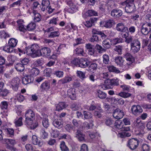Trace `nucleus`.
I'll use <instances>...</instances> for the list:
<instances>
[{
  "label": "nucleus",
  "instance_id": "ddd939ff",
  "mask_svg": "<svg viewBox=\"0 0 151 151\" xmlns=\"http://www.w3.org/2000/svg\"><path fill=\"white\" fill-rule=\"evenodd\" d=\"M80 61L79 67L82 68H85L88 67L90 64L89 61L87 58H81L80 59Z\"/></svg>",
  "mask_w": 151,
  "mask_h": 151
},
{
  "label": "nucleus",
  "instance_id": "603ef678",
  "mask_svg": "<svg viewBox=\"0 0 151 151\" xmlns=\"http://www.w3.org/2000/svg\"><path fill=\"white\" fill-rule=\"evenodd\" d=\"M65 129L68 132H70L71 130H75V128L73 125L70 124H67L65 127Z\"/></svg>",
  "mask_w": 151,
  "mask_h": 151
},
{
  "label": "nucleus",
  "instance_id": "338daca9",
  "mask_svg": "<svg viewBox=\"0 0 151 151\" xmlns=\"http://www.w3.org/2000/svg\"><path fill=\"white\" fill-rule=\"evenodd\" d=\"M22 2V0H19L11 4L10 6L12 7H17L19 6Z\"/></svg>",
  "mask_w": 151,
  "mask_h": 151
},
{
  "label": "nucleus",
  "instance_id": "72a5a7b5",
  "mask_svg": "<svg viewBox=\"0 0 151 151\" xmlns=\"http://www.w3.org/2000/svg\"><path fill=\"white\" fill-rule=\"evenodd\" d=\"M40 87L42 91L48 90L50 88V84L48 81H45L41 84Z\"/></svg>",
  "mask_w": 151,
  "mask_h": 151
},
{
  "label": "nucleus",
  "instance_id": "39448f33",
  "mask_svg": "<svg viewBox=\"0 0 151 151\" xmlns=\"http://www.w3.org/2000/svg\"><path fill=\"white\" fill-rule=\"evenodd\" d=\"M140 31L142 35H147L151 31V24L149 23L143 24L141 27Z\"/></svg>",
  "mask_w": 151,
  "mask_h": 151
},
{
  "label": "nucleus",
  "instance_id": "0eeeda50",
  "mask_svg": "<svg viewBox=\"0 0 151 151\" xmlns=\"http://www.w3.org/2000/svg\"><path fill=\"white\" fill-rule=\"evenodd\" d=\"M131 111L132 114L136 116H139L143 111L141 107L139 105H133L131 108Z\"/></svg>",
  "mask_w": 151,
  "mask_h": 151
},
{
  "label": "nucleus",
  "instance_id": "f704fd0d",
  "mask_svg": "<svg viewBox=\"0 0 151 151\" xmlns=\"http://www.w3.org/2000/svg\"><path fill=\"white\" fill-rule=\"evenodd\" d=\"M40 73L39 70L36 68H34L29 71V75L31 76H36L39 74Z\"/></svg>",
  "mask_w": 151,
  "mask_h": 151
},
{
  "label": "nucleus",
  "instance_id": "79ce46f5",
  "mask_svg": "<svg viewBox=\"0 0 151 151\" xmlns=\"http://www.w3.org/2000/svg\"><path fill=\"white\" fill-rule=\"evenodd\" d=\"M114 126L118 129H122L123 127V123L121 120L118 119L115 122Z\"/></svg>",
  "mask_w": 151,
  "mask_h": 151
},
{
  "label": "nucleus",
  "instance_id": "f03ea898",
  "mask_svg": "<svg viewBox=\"0 0 151 151\" xmlns=\"http://www.w3.org/2000/svg\"><path fill=\"white\" fill-rule=\"evenodd\" d=\"M139 143V141L137 139L132 138L128 140L127 145L131 150H134L138 147Z\"/></svg>",
  "mask_w": 151,
  "mask_h": 151
},
{
  "label": "nucleus",
  "instance_id": "a18cd8bd",
  "mask_svg": "<svg viewBox=\"0 0 151 151\" xmlns=\"http://www.w3.org/2000/svg\"><path fill=\"white\" fill-rule=\"evenodd\" d=\"M44 63L43 59L41 58L40 59H37L34 63V65L36 67L41 66Z\"/></svg>",
  "mask_w": 151,
  "mask_h": 151
},
{
  "label": "nucleus",
  "instance_id": "e433bc0d",
  "mask_svg": "<svg viewBox=\"0 0 151 151\" xmlns=\"http://www.w3.org/2000/svg\"><path fill=\"white\" fill-rule=\"evenodd\" d=\"M15 68L17 70L20 72L23 71L24 69V66L21 63H17L15 65Z\"/></svg>",
  "mask_w": 151,
  "mask_h": 151
},
{
  "label": "nucleus",
  "instance_id": "c9c22d12",
  "mask_svg": "<svg viewBox=\"0 0 151 151\" xmlns=\"http://www.w3.org/2000/svg\"><path fill=\"white\" fill-rule=\"evenodd\" d=\"M66 107V105L64 102H60L56 106V110L57 111H59L62 110Z\"/></svg>",
  "mask_w": 151,
  "mask_h": 151
},
{
  "label": "nucleus",
  "instance_id": "2f4dec72",
  "mask_svg": "<svg viewBox=\"0 0 151 151\" xmlns=\"http://www.w3.org/2000/svg\"><path fill=\"white\" fill-rule=\"evenodd\" d=\"M123 46L119 45L114 46L113 47V50L116 53L119 55H121L122 54L123 50Z\"/></svg>",
  "mask_w": 151,
  "mask_h": 151
},
{
  "label": "nucleus",
  "instance_id": "f3484780",
  "mask_svg": "<svg viewBox=\"0 0 151 151\" xmlns=\"http://www.w3.org/2000/svg\"><path fill=\"white\" fill-rule=\"evenodd\" d=\"M73 77L71 76H67L59 81L58 83L60 84H64L73 80Z\"/></svg>",
  "mask_w": 151,
  "mask_h": 151
},
{
  "label": "nucleus",
  "instance_id": "09e8293b",
  "mask_svg": "<svg viewBox=\"0 0 151 151\" xmlns=\"http://www.w3.org/2000/svg\"><path fill=\"white\" fill-rule=\"evenodd\" d=\"M9 106V102L4 101L1 102L0 104V106L1 109L6 110V109Z\"/></svg>",
  "mask_w": 151,
  "mask_h": 151
},
{
  "label": "nucleus",
  "instance_id": "7c9ffc66",
  "mask_svg": "<svg viewBox=\"0 0 151 151\" xmlns=\"http://www.w3.org/2000/svg\"><path fill=\"white\" fill-rule=\"evenodd\" d=\"M102 45L105 50L110 48L111 44L110 40L108 39L104 40L102 42Z\"/></svg>",
  "mask_w": 151,
  "mask_h": 151
},
{
  "label": "nucleus",
  "instance_id": "4d7b16f0",
  "mask_svg": "<svg viewBox=\"0 0 151 151\" xmlns=\"http://www.w3.org/2000/svg\"><path fill=\"white\" fill-rule=\"evenodd\" d=\"M60 147L62 151H68L69 149L65 145V143L64 141L62 142L60 145Z\"/></svg>",
  "mask_w": 151,
  "mask_h": 151
},
{
  "label": "nucleus",
  "instance_id": "c756f323",
  "mask_svg": "<svg viewBox=\"0 0 151 151\" xmlns=\"http://www.w3.org/2000/svg\"><path fill=\"white\" fill-rule=\"evenodd\" d=\"M114 62L117 65L121 66L124 65V60L122 57L118 56L115 58Z\"/></svg>",
  "mask_w": 151,
  "mask_h": 151
},
{
  "label": "nucleus",
  "instance_id": "49530a36",
  "mask_svg": "<svg viewBox=\"0 0 151 151\" xmlns=\"http://www.w3.org/2000/svg\"><path fill=\"white\" fill-rule=\"evenodd\" d=\"M36 27V24L34 22H31L27 26V29L31 31L34 30Z\"/></svg>",
  "mask_w": 151,
  "mask_h": 151
},
{
  "label": "nucleus",
  "instance_id": "e2e57ef3",
  "mask_svg": "<svg viewBox=\"0 0 151 151\" xmlns=\"http://www.w3.org/2000/svg\"><path fill=\"white\" fill-rule=\"evenodd\" d=\"M98 97L101 99H105L106 96V94L105 93L99 90L97 92Z\"/></svg>",
  "mask_w": 151,
  "mask_h": 151
},
{
  "label": "nucleus",
  "instance_id": "4be33fe9",
  "mask_svg": "<svg viewBox=\"0 0 151 151\" xmlns=\"http://www.w3.org/2000/svg\"><path fill=\"white\" fill-rule=\"evenodd\" d=\"M103 111L101 109V106H98L97 109L93 113L94 116L96 118H100L102 116L101 113L103 112Z\"/></svg>",
  "mask_w": 151,
  "mask_h": 151
},
{
  "label": "nucleus",
  "instance_id": "680f3d73",
  "mask_svg": "<svg viewBox=\"0 0 151 151\" xmlns=\"http://www.w3.org/2000/svg\"><path fill=\"white\" fill-rule=\"evenodd\" d=\"M73 45L74 46H77L83 43V40L82 38H77L75 40Z\"/></svg>",
  "mask_w": 151,
  "mask_h": 151
},
{
  "label": "nucleus",
  "instance_id": "6ab92c4d",
  "mask_svg": "<svg viewBox=\"0 0 151 151\" xmlns=\"http://www.w3.org/2000/svg\"><path fill=\"white\" fill-rule=\"evenodd\" d=\"M67 4L69 6V8L68 9V12L70 13H74L77 9L75 5L70 1L68 2Z\"/></svg>",
  "mask_w": 151,
  "mask_h": 151
},
{
  "label": "nucleus",
  "instance_id": "dca6fc26",
  "mask_svg": "<svg viewBox=\"0 0 151 151\" xmlns=\"http://www.w3.org/2000/svg\"><path fill=\"white\" fill-rule=\"evenodd\" d=\"M33 79V78L30 75H26L22 79V83L25 85H27L32 82Z\"/></svg>",
  "mask_w": 151,
  "mask_h": 151
},
{
  "label": "nucleus",
  "instance_id": "6e6552de",
  "mask_svg": "<svg viewBox=\"0 0 151 151\" xmlns=\"http://www.w3.org/2000/svg\"><path fill=\"white\" fill-rule=\"evenodd\" d=\"M39 57L42 56L46 58L50 56L51 54V50L48 47H44L40 50Z\"/></svg>",
  "mask_w": 151,
  "mask_h": 151
},
{
  "label": "nucleus",
  "instance_id": "9d476101",
  "mask_svg": "<svg viewBox=\"0 0 151 151\" xmlns=\"http://www.w3.org/2000/svg\"><path fill=\"white\" fill-rule=\"evenodd\" d=\"M31 53L35 55L36 57H39L40 50L38 45L37 44L32 45L30 47Z\"/></svg>",
  "mask_w": 151,
  "mask_h": 151
},
{
  "label": "nucleus",
  "instance_id": "5fc2aeb1",
  "mask_svg": "<svg viewBox=\"0 0 151 151\" xmlns=\"http://www.w3.org/2000/svg\"><path fill=\"white\" fill-rule=\"evenodd\" d=\"M60 35L59 32L58 31L51 32L50 34L48 35V37L49 38H53L55 37H58Z\"/></svg>",
  "mask_w": 151,
  "mask_h": 151
},
{
  "label": "nucleus",
  "instance_id": "3c124183",
  "mask_svg": "<svg viewBox=\"0 0 151 151\" xmlns=\"http://www.w3.org/2000/svg\"><path fill=\"white\" fill-rule=\"evenodd\" d=\"M52 69L51 68H46L44 70V74L45 76L49 77L52 74Z\"/></svg>",
  "mask_w": 151,
  "mask_h": 151
},
{
  "label": "nucleus",
  "instance_id": "aec40b11",
  "mask_svg": "<svg viewBox=\"0 0 151 151\" xmlns=\"http://www.w3.org/2000/svg\"><path fill=\"white\" fill-rule=\"evenodd\" d=\"M67 94L72 100H75L76 98L75 89L73 88L69 89L67 92Z\"/></svg>",
  "mask_w": 151,
  "mask_h": 151
},
{
  "label": "nucleus",
  "instance_id": "864d4df0",
  "mask_svg": "<svg viewBox=\"0 0 151 151\" xmlns=\"http://www.w3.org/2000/svg\"><path fill=\"white\" fill-rule=\"evenodd\" d=\"M13 49V47L9 45L5 46L3 48V50L9 53L12 52Z\"/></svg>",
  "mask_w": 151,
  "mask_h": 151
},
{
  "label": "nucleus",
  "instance_id": "13d9d810",
  "mask_svg": "<svg viewBox=\"0 0 151 151\" xmlns=\"http://www.w3.org/2000/svg\"><path fill=\"white\" fill-rule=\"evenodd\" d=\"M118 95L121 97L126 98L130 97L131 95V94L128 93L122 92L119 93Z\"/></svg>",
  "mask_w": 151,
  "mask_h": 151
},
{
  "label": "nucleus",
  "instance_id": "412c9836",
  "mask_svg": "<svg viewBox=\"0 0 151 151\" xmlns=\"http://www.w3.org/2000/svg\"><path fill=\"white\" fill-rule=\"evenodd\" d=\"M85 136L79 130H78L76 132V137L79 141L83 142L86 141L85 138Z\"/></svg>",
  "mask_w": 151,
  "mask_h": 151
},
{
  "label": "nucleus",
  "instance_id": "393cba45",
  "mask_svg": "<svg viewBox=\"0 0 151 151\" xmlns=\"http://www.w3.org/2000/svg\"><path fill=\"white\" fill-rule=\"evenodd\" d=\"M128 27L125 26L124 24L122 23H119L116 24V29L118 31L122 32L127 30Z\"/></svg>",
  "mask_w": 151,
  "mask_h": 151
},
{
  "label": "nucleus",
  "instance_id": "4c0bfd02",
  "mask_svg": "<svg viewBox=\"0 0 151 151\" xmlns=\"http://www.w3.org/2000/svg\"><path fill=\"white\" fill-rule=\"evenodd\" d=\"M97 13L93 10H88L85 14V15L87 17H91L92 16H97Z\"/></svg>",
  "mask_w": 151,
  "mask_h": 151
},
{
  "label": "nucleus",
  "instance_id": "8fccbe9b",
  "mask_svg": "<svg viewBox=\"0 0 151 151\" xmlns=\"http://www.w3.org/2000/svg\"><path fill=\"white\" fill-rule=\"evenodd\" d=\"M83 115L84 119H89L93 117L92 114L88 111H84Z\"/></svg>",
  "mask_w": 151,
  "mask_h": 151
},
{
  "label": "nucleus",
  "instance_id": "0e129e2a",
  "mask_svg": "<svg viewBox=\"0 0 151 151\" xmlns=\"http://www.w3.org/2000/svg\"><path fill=\"white\" fill-rule=\"evenodd\" d=\"M5 131L9 137H12L14 135V130L13 129L10 128H7L5 129Z\"/></svg>",
  "mask_w": 151,
  "mask_h": 151
},
{
  "label": "nucleus",
  "instance_id": "1a4fd4ad",
  "mask_svg": "<svg viewBox=\"0 0 151 151\" xmlns=\"http://www.w3.org/2000/svg\"><path fill=\"white\" fill-rule=\"evenodd\" d=\"M124 115L123 111L119 108H117L115 110L113 113V117L118 119H122Z\"/></svg>",
  "mask_w": 151,
  "mask_h": 151
},
{
  "label": "nucleus",
  "instance_id": "a878e982",
  "mask_svg": "<svg viewBox=\"0 0 151 151\" xmlns=\"http://www.w3.org/2000/svg\"><path fill=\"white\" fill-rule=\"evenodd\" d=\"M86 47L88 51V54L92 55L94 52V46L91 44L88 43L87 44L86 46Z\"/></svg>",
  "mask_w": 151,
  "mask_h": 151
},
{
  "label": "nucleus",
  "instance_id": "de8ad7c7",
  "mask_svg": "<svg viewBox=\"0 0 151 151\" xmlns=\"http://www.w3.org/2000/svg\"><path fill=\"white\" fill-rule=\"evenodd\" d=\"M107 68L109 71L110 72L119 73L120 71L116 67L113 65H110L107 67Z\"/></svg>",
  "mask_w": 151,
  "mask_h": 151
},
{
  "label": "nucleus",
  "instance_id": "f8f14e48",
  "mask_svg": "<svg viewBox=\"0 0 151 151\" xmlns=\"http://www.w3.org/2000/svg\"><path fill=\"white\" fill-rule=\"evenodd\" d=\"M123 14L122 11L119 9H114L111 12V16L117 18L120 17Z\"/></svg>",
  "mask_w": 151,
  "mask_h": 151
},
{
  "label": "nucleus",
  "instance_id": "473e14b6",
  "mask_svg": "<svg viewBox=\"0 0 151 151\" xmlns=\"http://www.w3.org/2000/svg\"><path fill=\"white\" fill-rule=\"evenodd\" d=\"M97 64L95 63H92L89 65L88 68V71L94 73L97 68Z\"/></svg>",
  "mask_w": 151,
  "mask_h": 151
},
{
  "label": "nucleus",
  "instance_id": "b1692460",
  "mask_svg": "<svg viewBox=\"0 0 151 151\" xmlns=\"http://www.w3.org/2000/svg\"><path fill=\"white\" fill-rule=\"evenodd\" d=\"M53 125L58 129L61 128L63 126V122L61 119H55L52 122Z\"/></svg>",
  "mask_w": 151,
  "mask_h": 151
},
{
  "label": "nucleus",
  "instance_id": "c85d7f7f",
  "mask_svg": "<svg viewBox=\"0 0 151 151\" xmlns=\"http://www.w3.org/2000/svg\"><path fill=\"white\" fill-rule=\"evenodd\" d=\"M32 13L34 16L33 19L34 22H40L41 19V15L35 10H33Z\"/></svg>",
  "mask_w": 151,
  "mask_h": 151
},
{
  "label": "nucleus",
  "instance_id": "052dcab7",
  "mask_svg": "<svg viewBox=\"0 0 151 151\" xmlns=\"http://www.w3.org/2000/svg\"><path fill=\"white\" fill-rule=\"evenodd\" d=\"M86 72H83L81 71H77L76 73L77 76L81 79H84L86 78Z\"/></svg>",
  "mask_w": 151,
  "mask_h": 151
},
{
  "label": "nucleus",
  "instance_id": "a211bd4d",
  "mask_svg": "<svg viewBox=\"0 0 151 151\" xmlns=\"http://www.w3.org/2000/svg\"><path fill=\"white\" fill-rule=\"evenodd\" d=\"M50 5V2L49 0H43L40 6L41 10L43 12L45 11L47 9Z\"/></svg>",
  "mask_w": 151,
  "mask_h": 151
},
{
  "label": "nucleus",
  "instance_id": "bf43d9fd",
  "mask_svg": "<svg viewBox=\"0 0 151 151\" xmlns=\"http://www.w3.org/2000/svg\"><path fill=\"white\" fill-rule=\"evenodd\" d=\"M120 34L121 35V37L122 38H126L128 37L129 35L128 28L127 29V30H123L121 32V33Z\"/></svg>",
  "mask_w": 151,
  "mask_h": 151
},
{
  "label": "nucleus",
  "instance_id": "20e7f679",
  "mask_svg": "<svg viewBox=\"0 0 151 151\" xmlns=\"http://www.w3.org/2000/svg\"><path fill=\"white\" fill-rule=\"evenodd\" d=\"M134 0H127L126 1L125 12L128 13H132L134 10L135 6L133 4Z\"/></svg>",
  "mask_w": 151,
  "mask_h": 151
},
{
  "label": "nucleus",
  "instance_id": "423d86ee",
  "mask_svg": "<svg viewBox=\"0 0 151 151\" xmlns=\"http://www.w3.org/2000/svg\"><path fill=\"white\" fill-rule=\"evenodd\" d=\"M133 127L139 130H142L145 128V124L139 118H137L134 122Z\"/></svg>",
  "mask_w": 151,
  "mask_h": 151
},
{
  "label": "nucleus",
  "instance_id": "6e6d98bb",
  "mask_svg": "<svg viewBox=\"0 0 151 151\" xmlns=\"http://www.w3.org/2000/svg\"><path fill=\"white\" fill-rule=\"evenodd\" d=\"M103 63L105 64H108L110 61L109 57L107 54H105L103 55Z\"/></svg>",
  "mask_w": 151,
  "mask_h": 151
},
{
  "label": "nucleus",
  "instance_id": "cd10ccee",
  "mask_svg": "<svg viewBox=\"0 0 151 151\" xmlns=\"http://www.w3.org/2000/svg\"><path fill=\"white\" fill-rule=\"evenodd\" d=\"M17 80H17L16 78H14L12 80L11 84V87L15 91H16L18 89L19 82L18 79Z\"/></svg>",
  "mask_w": 151,
  "mask_h": 151
},
{
  "label": "nucleus",
  "instance_id": "7ed1b4c3",
  "mask_svg": "<svg viewBox=\"0 0 151 151\" xmlns=\"http://www.w3.org/2000/svg\"><path fill=\"white\" fill-rule=\"evenodd\" d=\"M130 47V51L134 54L139 51L140 48V43L138 39H136L131 43Z\"/></svg>",
  "mask_w": 151,
  "mask_h": 151
},
{
  "label": "nucleus",
  "instance_id": "9b49d317",
  "mask_svg": "<svg viewBox=\"0 0 151 151\" xmlns=\"http://www.w3.org/2000/svg\"><path fill=\"white\" fill-rule=\"evenodd\" d=\"M122 130L125 131L121 133L120 134V137L121 138H125L127 137H129L131 135V134L130 132H128L130 130V129L129 127H123L122 129Z\"/></svg>",
  "mask_w": 151,
  "mask_h": 151
},
{
  "label": "nucleus",
  "instance_id": "c03bdc74",
  "mask_svg": "<svg viewBox=\"0 0 151 151\" xmlns=\"http://www.w3.org/2000/svg\"><path fill=\"white\" fill-rule=\"evenodd\" d=\"M74 53L76 54L81 55L83 56L85 54L84 50L80 47L76 48L74 50Z\"/></svg>",
  "mask_w": 151,
  "mask_h": 151
},
{
  "label": "nucleus",
  "instance_id": "ea45409f",
  "mask_svg": "<svg viewBox=\"0 0 151 151\" xmlns=\"http://www.w3.org/2000/svg\"><path fill=\"white\" fill-rule=\"evenodd\" d=\"M115 22L112 19H109L105 22L104 26L106 28H111L114 24Z\"/></svg>",
  "mask_w": 151,
  "mask_h": 151
},
{
  "label": "nucleus",
  "instance_id": "2eb2a0df",
  "mask_svg": "<svg viewBox=\"0 0 151 151\" xmlns=\"http://www.w3.org/2000/svg\"><path fill=\"white\" fill-rule=\"evenodd\" d=\"M97 19L98 18L96 17L91 18L89 20L84 22L83 23L87 27H90L94 25V23L97 21Z\"/></svg>",
  "mask_w": 151,
  "mask_h": 151
},
{
  "label": "nucleus",
  "instance_id": "f257e3e1",
  "mask_svg": "<svg viewBox=\"0 0 151 151\" xmlns=\"http://www.w3.org/2000/svg\"><path fill=\"white\" fill-rule=\"evenodd\" d=\"M25 122L26 125H31L33 121L35 120V112L31 109L27 110L25 114Z\"/></svg>",
  "mask_w": 151,
  "mask_h": 151
},
{
  "label": "nucleus",
  "instance_id": "58836bf2",
  "mask_svg": "<svg viewBox=\"0 0 151 151\" xmlns=\"http://www.w3.org/2000/svg\"><path fill=\"white\" fill-rule=\"evenodd\" d=\"M18 40L14 38L10 39L8 42L9 45L13 47H15L17 44Z\"/></svg>",
  "mask_w": 151,
  "mask_h": 151
},
{
  "label": "nucleus",
  "instance_id": "4468645a",
  "mask_svg": "<svg viewBox=\"0 0 151 151\" xmlns=\"http://www.w3.org/2000/svg\"><path fill=\"white\" fill-rule=\"evenodd\" d=\"M124 57L126 58L127 61H129V63H126L128 65L131 64L134 61L133 57L130 53L127 52L125 53L124 55Z\"/></svg>",
  "mask_w": 151,
  "mask_h": 151
},
{
  "label": "nucleus",
  "instance_id": "bb28decb",
  "mask_svg": "<svg viewBox=\"0 0 151 151\" xmlns=\"http://www.w3.org/2000/svg\"><path fill=\"white\" fill-rule=\"evenodd\" d=\"M32 142L34 145H37L40 147H41L43 144L42 141H38L37 137L35 135L32 136Z\"/></svg>",
  "mask_w": 151,
  "mask_h": 151
},
{
  "label": "nucleus",
  "instance_id": "a19ab883",
  "mask_svg": "<svg viewBox=\"0 0 151 151\" xmlns=\"http://www.w3.org/2000/svg\"><path fill=\"white\" fill-rule=\"evenodd\" d=\"M48 135L44 129H42L40 133V137L41 139H45L48 137Z\"/></svg>",
  "mask_w": 151,
  "mask_h": 151
},
{
  "label": "nucleus",
  "instance_id": "37998d69",
  "mask_svg": "<svg viewBox=\"0 0 151 151\" xmlns=\"http://www.w3.org/2000/svg\"><path fill=\"white\" fill-rule=\"evenodd\" d=\"M22 119V117H20L18 119L15 120L14 123L16 127H21L23 125Z\"/></svg>",
  "mask_w": 151,
  "mask_h": 151
},
{
  "label": "nucleus",
  "instance_id": "5701e85b",
  "mask_svg": "<svg viewBox=\"0 0 151 151\" xmlns=\"http://www.w3.org/2000/svg\"><path fill=\"white\" fill-rule=\"evenodd\" d=\"M105 84L102 86V88L104 90H106L113 88L112 85L111 83V81L109 79L105 80Z\"/></svg>",
  "mask_w": 151,
  "mask_h": 151
},
{
  "label": "nucleus",
  "instance_id": "69168bd1",
  "mask_svg": "<svg viewBox=\"0 0 151 151\" xmlns=\"http://www.w3.org/2000/svg\"><path fill=\"white\" fill-rule=\"evenodd\" d=\"M136 39H134L133 37L132 36H129L128 37L125 38V42L127 44H129L130 43H131L133 42Z\"/></svg>",
  "mask_w": 151,
  "mask_h": 151
},
{
  "label": "nucleus",
  "instance_id": "774afa93",
  "mask_svg": "<svg viewBox=\"0 0 151 151\" xmlns=\"http://www.w3.org/2000/svg\"><path fill=\"white\" fill-rule=\"evenodd\" d=\"M105 124L111 127L114 125V122L111 119H106L105 121Z\"/></svg>",
  "mask_w": 151,
  "mask_h": 151
}]
</instances>
